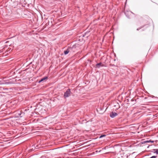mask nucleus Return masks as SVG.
<instances>
[{"label": "nucleus", "instance_id": "obj_13", "mask_svg": "<svg viewBox=\"0 0 158 158\" xmlns=\"http://www.w3.org/2000/svg\"><path fill=\"white\" fill-rule=\"evenodd\" d=\"M3 52V49L0 50V53H2Z\"/></svg>", "mask_w": 158, "mask_h": 158}, {"label": "nucleus", "instance_id": "obj_7", "mask_svg": "<svg viewBox=\"0 0 158 158\" xmlns=\"http://www.w3.org/2000/svg\"><path fill=\"white\" fill-rule=\"evenodd\" d=\"M71 48H68L67 49L65 50L64 51V53L65 55H67V54L69 52V49Z\"/></svg>", "mask_w": 158, "mask_h": 158}, {"label": "nucleus", "instance_id": "obj_1", "mask_svg": "<svg viewBox=\"0 0 158 158\" xmlns=\"http://www.w3.org/2000/svg\"><path fill=\"white\" fill-rule=\"evenodd\" d=\"M71 94L70 90L69 89H68L64 93V97L65 98L68 97Z\"/></svg>", "mask_w": 158, "mask_h": 158}, {"label": "nucleus", "instance_id": "obj_15", "mask_svg": "<svg viewBox=\"0 0 158 158\" xmlns=\"http://www.w3.org/2000/svg\"><path fill=\"white\" fill-rule=\"evenodd\" d=\"M139 28H137V30H139Z\"/></svg>", "mask_w": 158, "mask_h": 158}, {"label": "nucleus", "instance_id": "obj_9", "mask_svg": "<svg viewBox=\"0 0 158 158\" xmlns=\"http://www.w3.org/2000/svg\"><path fill=\"white\" fill-rule=\"evenodd\" d=\"M48 77H44L42 78L41 80V81H42L45 80L46 79H47L48 78Z\"/></svg>", "mask_w": 158, "mask_h": 158}, {"label": "nucleus", "instance_id": "obj_5", "mask_svg": "<svg viewBox=\"0 0 158 158\" xmlns=\"http://www.w3.org/2000/svg\"><path fill=\"white\" fill-rule=\"evenodd\" d=\"M154 142V141L151 140H148L143 141L141 143L142 144L149 142H151L153 143Z\"/></svg>", "mask_w": 158, "mask_h": 158}, {"label": "nucleus", "instance_id": "obj_3", "mask_svg": "<svg viewBox=\"0 0 158 158\" xmlns=\"http://www.w3.org/2000/svg\"><path fill=\"white\" fill-rule=\"evenodd\" d=\"M117 115V114L115 112H112L110 114V116L112 118H114Z\"/></svg>", "mask_w": 158, "mask_h": 158}, {"label": "nucleus", "instance_id": "obj_14", "mask_svg": "<svg viewBox=\"0 0 158 158\" xmlns=\"http://www.w3.org/2000/svg\"><path fill=\"white\" fill-rule=\"evenodd\" d=\"M42 82V81H41V80H40L39 81V83H40V82Z\"/></svg>", "mask_w": 158, "mask_h": 158}, {"label": "nucleus", "instance_id": "obj_6", "mask_svg": "<svg viewBox=\"0 0 158 158\" xmlns=\"http://www.w3.org/2000/svg\"><path fill=\"white\" fill-rule=\"evenodd\" d=\"M96 66L98 68H99L100 66H104V64L101 63H98L96 64Z\"/></svg>", "mask_w": 158, "mask_h": 158}, {"label": "nucleus", "instance_id": "obj_10", "mask_svg": "<svg viewBox=\"0 0 158 158\" xmlns=\"http://www.w3.org/2000/svg\"><path fill=\"white\" fill-rule=\"evenodd\" d=\"M106 136V135H102L100 136L99 138H102V137H105Z\"/></svg>", "mask_w": 158, "mask_h": 158}, {"label": "nucleus", "instance_id": "obj_12", "mask_svg": "<svg viewBox=\"0 0 158 158\" xmlns=\"http://www.w3.org/2000/svg\"><path fill=\"white\" fill-rule=\"evenodd\" d=\"M4 84L3 82L1 81H0V85H2Z\"/></svg>", "mask_w": 158, "mask_h": 158}, {"label": "nucleus", "instance_id": "obj_11", "mask_svg": "<svg viewBox=\"0 0 158 158\" xmlns=\"http://www.w3.org/2000/svg\"><path fill=\"white\" fill-rule=\"evenodd\" d=\"M157 157V156H152L150 158H156Z\"/></svg>", "mask_w": 158, "mask_h": 158}, {"label": "nucleus", "instance_id": "obj_4", "mask_svg": "<svg viewBox=\"0 0 158 158\" xmlns=\"http://www.w3.org/2000/svg\"><path fill=\"white\" fill-rule=\"evenodd\" d=\"M133 14V13L131 11H127L125 12V15L128 18H130V16L129 15H127V14H129L131 15V14Z\"/></svg>", "mask_w": 158, "mask_h": 158}, {"label": "nucleus", "instance_id": "obj_8", "mask_svg": "<svg viewBox=\"0 0 158 158\" xmlns=\"http://www.w3.org/2000/svg\"><path fill=\"white\" fill-rule=\"evenodd\" d=\"M154 153H156V154H158V149H154Z\"/></svg>", "mask_w": 158, "mask_h": 158}, {"label": "nucleus", "instance_id": "obj_2", "mask_svg": "<svg viewBox=\"0 0 158 158\" xmlns=\"http://www.w3.org/2000/svg\"><path fill=\"white\" fill-rule=\"evenodd\" d=\"M24 112L21 113L20 111H18L16 112V116L22 117L24 115Z\"/></svg>", "mask_w": 158, "mask_h": 158}]
</instances>
